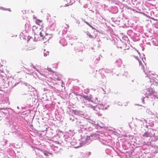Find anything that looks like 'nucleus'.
I'll use <instances>...</instances> for the list:
<instances>
[{"label": "nucleus", "instance_id": "obj_7", "mask_svg": "<svg viewBox=\"0 0 158 158\" xmlns=\"http://www.w3.org/2000/svg\"><path fill=\"white\" fill-rule=\"evenodd\" d=\"M89 26L90 27L92 28H93V29H95V28H94V27H93L92 26H91L90 25H89Z\"/></svg>", "mask_w": 158, "mask_h": 158}, {"label": "nucleus", "instance_id": "obj_10", "mask_svg": "<svg viewBox=\"0 0 158 158\" xmlns=\"http://www.w3.org/2000/svg\"><path fill=\"white\" fill-rule=\"evenodd\" d=\"M135 12H136V13H140V12H139V11H137V10H135Z\"/></svg>", "mask_w": 158, "mask_h": 158}, {"label": "nucleus", "instance_id": "obj_3", "mask_svg": "<svg viewBox=\"0 0 158 158\" xmlns=\"http://www.w3.org/2000/svg\"><path fill=\"white\" fill-rule=\"evenodd\" d=\"M147 91L148 94L149 95H152L155 93V91L152 88H149L148 89Z\"/></svg>", "mask_w": 158, "mask_h": 158}, {"label": "nucleus", "instance_id": "obj_1", "mask_svg": "<svg viewBox=\"0 0 158 158\" xmlns=\"http://www.w3.org/2000/svg\"><path fill=\"white\" fill-rule=\"evenodd\" d=\"M131 61L132 64L135 68L145 72L144 65V63L143 61H142L136 58L131 59Z\"/></svg>", "mask_w": 158, "mask_h": 158}, {"label": "nucleus", "instance_id": "obj_8", "mask_svg": "<svg viewBox=\"0 0 158 158\" xmlns=\"http://www.w3.org/2000/svg\"><path fill=\"white\" fill-rule=\"evenodd\" d=\"M44 155H45L46 156H48V155L47 153H46V152H44Z\"/></svg>", "mask_w": 158, "mask_h": 158}, {"label": "nucleus", "instance_id": "obj_2", "mask_svg": "<svg viewBox=\"0 0 158 158\" xmlns=\"http://www.w3.org/2000/svg\"><path fill=\"white\" fill-rule=\"evenodd\" d=\"M40 35L44 42L48 41L52 37L51 34L46 33L45 31L43 29L40 33Z\"/></svg>", "mask_w": 158, "mask_h": 158}, {"label": "nucleus", "instance_id": "obj_9", "mask_svg": "<svg viewBox=\"0 0 158 158\" xmlns=\"http://www.w3.org/2000/svg\"><path fill=\"white\" fill-rule=\"evenodd\" d=\"M89 26V25H90V24H89V23H88V22H85Z\"/></svg>", "mask_w": 158, "mask_h": 158}, {"label": "nucleus", "instance_id": "obj_13", "mask_svg": "<svg viewBox=\"0 0 158 158\" xmlns=\"http://www.w3.org/2000/svg\"><path fill=\"white\" fill-rule=\"evenodd\" d=\"M9 9V10H9V11H11V10H10V9Z\"/></svg>", "mask_w": 158, "mask_h": 158}, {"label": "nucleus", "instance_id": "obj_12", "mask_svg": "<svg viewBox=\"0 0 158 158\" xmlns=\"http://www.w3.org/2000/svg\"><path fill=\"white\" fill-rule=\"evenodd\" d=\"M57 80H59V81H60V79H59V78H57Z\"/></svg>", "mask_w": 158, "mask_h": 158}, {"label": "nucleus", "instance_id": "obj_14", "mask_svg": "<svg viewBox=\"0 0 158 158\" xmlns=\"http://www.w3.org/2000/svg\"><path fill=\"white\" fill-rule=\"evenodd\" d=\"M65 6H67V4H65Z\"/></svg>", "mask_w": 158, "mask_h": 158}, {"label": "nucleus", "instance_id": "obj_4", "mask_svg": "<svg viewBox=\"0 0 158 158\" xmlns=\"http://www.w3.org/2000/svg\"><path fill=\"white\" fill-rule=\"evenodd\" d=\"M143 136L144 137H151L152 136V134H151L150 133H148V132H146L144 133V134L143 135Z\"/></svg>", "mask_w": 158, "mask_h": 158}, {"label": "nucleus", "instance_id": "obj_11", "mask_svg": "<svg viewBox=\"0 0 158 158\" xmlns=\"http://www.w3.org/2000/svg\"><path fill=\"white\" fill-rule=\"evenodd\" d=\"M131 10H132L133 11H135V9H131Z\"/></svg>", "mask_w": 158, "mask_h": 158}, {"label": "nucleus", "instance_id": "obj_5", "mask_svg": "<svg viewBox=\"0 0 158 158\" xmlns=\"http://www.w3.org/2000/svg\"><path fill=\"white\" fill-rule=\"evenodd\" d=\"M35 48V46L33 45H29L26 49V51H29L34 49Z\"/></svg>", "mask_w": 158, "mask_h": 158}, {"label": "nucleus", "instance_id": "obj_6", "mask_svg": "<svg viewBox=\"0 0 158 158\" xmlns=\"http://www.w3.org/2000/svg\"><path fill=\"white\" fill-rule=\"evenodd\" d=\"M35 23L36 24L40 25H42L43 24L42 20L39 19L36 20Z\"/></svg>", "mask_w": 158, "mask_h": 158}]
</instances>
